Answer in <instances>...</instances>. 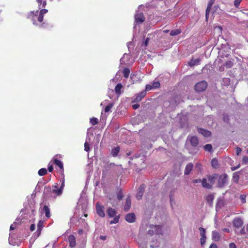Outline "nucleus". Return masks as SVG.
I'll use <instances>...</instances> for the list:
<instances>
[{
  "instance_id": "1",
  "label": "nucleus",
  "mask_w": 248,
  "mask_h": 248,
  "mask_svg": "<svg viewBox=\"0 0 248 248\" xmlns=\"http://www.w3.org/2000/svg\"><path fill=\"white\" fill-rule=\"evenodd\" d=\"M48 10L46 9H41L40 12L38 10L36 11H32L28 15V18L31 19L34 25H38V23H41L40 27L44 28L45 23H43L44 15L47 13Z\"/></svg>"
},
{
  "instance_id": "2",
  "label": "nucleus",
  "mask_w": 248,
  "mask_h": 248,
  "mask_svg": "<svg viewBox=\"0 0 248 248\" xmlns=\"http://www.w3.org/2000/svg\"><path fill=\"white\" fill-rule=\"evenodd\" d=\"M218 174L217 173H214L212 175H208L207 176V179L209 183L207 182L206 178L202 179V186L203 187L211 189L213 187V185L215 184V180L217 178Z\"/></svg>"
},
{
  "instance_id": "3",
  "label": "nucleus",
  "mask_w": 248,
  "mask_h": 248,
  "mask_svg": "<svg viewBox=\"0 0 248 248\" xmlns=\"http://www.w3.org/2000/svg\"><path fill=\"white\" fill-rule=\"evenodd\" d=\"M217 185L219 188L223 187L227 184L228 181V175L226 173H223L218 176Z\"/></svg>"
},
{
  "instance_id": "4",
  "label": "nucleus",
  "mask_w": 248,
  "mask_h": 248,
  "mask_svg": "<svg viewBox=\"0 0 248 248\" xmlns=\"http://www.w3.org/2000/svg\"><path fill=\"white\" fill-rule=\"evenodd\" d=\"M207 87V83L205 81H202L197 83L195 85V90L198 92L204 91Z\"/></svg>"
},
{
  "instance_id": "5",
  "label": "nucleus",
  "mask_w": 248,
  "mask_h": 248,
  "mask_svg": "<svg viewBox=\"0 0 248 248\" xmlns=\"http://www.w3.org/2000/svg\"><path fill=\"white\" fill-rule=\"evenodd\" d=\"M59 157H61V155H56L53 159V163L57 166H58L62 171V175H63L64 168L62 162L59 159Z\"/></svg>"
},
{
  "instance_id": "6",
  "label": "nucleus",
  "mask_w": 248,
  "mask_h": 248,
  "mask_svg": "<svg viewBox=\"0 0 248 248\" xmlns=\"http://www.w3.org/2000/svg\"><path fill=\"white\" fill-rule=\"evenodd\" d=\"M95 209H96V213L99 217H105V212H104V206L101 205H100L99 202H97L96 203V205H95Z\"/></svg>"
},
{
  "instance_id": "7",
  "label": "nucleus",
  "mask_w": 248,
  "mask_h": 248,
  "mask_svg": "<svg viewBox=\"0 0 248 248\" xmlns=\"http://www.w3.org/2000/svg\"><path fill=\"white\" fill-rule=\"evenodd\" d=\"M53 189L51 190V188L50 186H46L45 187V190L46 192H51L52 193L55 194V195L56 196H60L62 195V194H59V193L57 192V191L59 190L58 188V185L57 184H56L55 185L53 186Z\"/></svg>"
},
{
  "instance_id": "8",
  "label": "nucleus",
  "mask_w": 248,
  "mask_h": 248,
  "mask_svg": "<svg viewBox=\"0 0 248 248\" xmlns=\"http://www.w3.org/2000/svg\"><path fill=\"white\" fill-rule=\"evenodd\" d=\"M145 187L146 186L144 184H142L140 186L136 195V198L138 200H140L142 199Z\"/></svg>"
},
{
  "instance_id": "9",
  "label": "nucleus",
  "mask_w": 248,
  "mask_h": 248,
  "mask_svg": "<svg viewBox=\"0 0 248 248\" xmlns=\"http://www.w3.org/2000/svg\"><path fill=\"white\" fill-rule=\"evenodd\" d=\"M215 0H210L209 2L208 3L207 6L205 11V18L207 21L208 19L209 13L212 8V6L215 3Z\"/></svg>"
},
{
  "instance_id": "10",
  "label": "nucleus",
  "mask_w": 248,
  "mask_h": 248,
  "mask_svg": "<svg viewBox=\"0 0 248 248\" xmlns=\"http://www.w3.org/2000/svg\"><path fill=\"white\" fill-rule=\"evenodd\" d=\"M145 20V16L142 13L136 14L135 16V21L137 24H141Z\"/></svg>"
},
{
  "instance_id": "11",
  "label": "nucleus",
  "mask_w": 248,
  "mask_h": 248,
  "mask_svg": "<svg viewBox=\"0 0 248 248\" xmlns=\"http://www.w3.org/2000/svg\"><path fill=\"white\" fill-rule=\"evenodd\" d=\"M146 94V92L145 91H143L136 94L134 100L133 102H134L140 101L145 96Z\"/></svg>"
},
{
  "instance_id": "12",
  "label": "nucleus",
  "mask_w": 248,
  "mask_h": 248,
  "mask_svg": "<svg viewBox=\"0 0 248 248\" xmlns=\"http://www.w3.org/2000/svg\"><path fill=\"white\" fill-rule=\"evenodd\" d=\"M68 242L69 243V247L73 248L76 246V238L74 235L71 234L68 237Z\"/></svg>"
},
{
  "instance_id": "13",
  "label": "nucleus",
  "mask_w": 248,
  "mask_h": 248,
  "mask_svg": "<svg viewBox=\"0 0 248 248\" xmlns=\"http://www.w3.org/2000/svg\"><path fill=\"white\" fill-rule=\"evenodd\" d=\"M125 219L129 223H133L136 220L135 215L134 213H129L125 216Z\"/></svg>"
},
{
  "instance_id": "14",
  "label": "nucleus",
  "mask_w": 248,
  "mask_h": 248,
  "mask_svg": "<svg viewBox=\"0 0 248 248\" xmlns=\"http://www.w3.org/2000/svg\"><path fill=\"white\" fill-rule=\"evenodd\" d=\"M197 130L199 133L205 137H209L211 135V132L207 130L202 128H198Z\"/></svg>"
},
{
  "instance_id": "15",
  "label": "nucleus",
  "mask_w": 248,
  "mask_h": 248,
  "mask_svg": "<svg viewBox=\"0 0 248 248\" xmlns=\"http://www.w3.org/2000/svg\"><path fill=\"white\" fill-rule=\"evenodd\" d=\"M131 205V201L130 197L128 196L126 199L125 203L124 206V210L127 212L129 210Z\"/></svg>"
},
{
  "instance_id": "16",
  "label": "nucleus",
  "mask_w": 248,
  "mask_h": 248,
  "mask_svg": "<svg viewBox=\"0 0 248 248\" xmlns=\"http://www.w3.org/2000/svg\"><path fill=\"white\" fill-rule=\"evenodd\" d=\"M189 141L192 146L196 147L199 144V140L197 137L192 136L190 138Z\"/></svg>"
},
{
  "instance_id": "17",
  "label": "nucleus",
  "mask_w": 248,
  "mask_h": 248,
  "mask_svg": "<svg viewBox=\"0 0 248 248\" xmlns=\"http://www.w3.org/2000/svg\"><path fill=\"white\" fill-rule=\"evenodd\" d=\"M193 164L192 163H188L185 168L184 174L185 175H188L193 168Z\"/></svg>"
},
{
  "instance_id": "18",
  "label": "nucleus",
  "mask_w": 248,
  "mask_h": 248,
  "mask_svg": "<svg viewBox=\"0 0 248 248\" xmlns=\"http://www.w3.org/2000/svg\"><path fill=\"white\" fill-rule=\"evenodd\" d=\"M233 224L234 227L239 228L243 225V221L240 218H235L233 220Z\"/></svg>"
},
{
  "instance_id": "19",
  "label": "nucleus",
  "mask_w": 248,
  "mask_h": 248,
  "mask_svg": "<svg viewBox=\"0 0 248 248\" xmlns=\"http://www.w3.org/2000/svg\"><path fill=\"white\" fill-rule=\"evenodd\" d=\"M107 213L110 217H113L116 216L117 212L115 209L109 207L107 209Z\"/></svg>"
},
{
  "instance_id": "20",
  "label": "nucleus",
  "mask_w": 248,
  "mask_h": 248,
  "mask_svg": "<svg viewBox=\"0 0 248 248\" xmlns=\"http://www.w3.org/2000/svg\"><path fill=\"white\" fill-rule=\"evenodd\" d=\"M212 239L215 241H218L220 239V236L219 232L216 231L212 232Z\"/></svg>"
},
{
  "instance_id": "21",
  "label": "nucleus",
  "mask_w": 248,
  "mask_h": 248,
  "mask_svg": "<svg viewBox=\"0 0 248 248\" xmlns=\"http://www.w3.org/2000/svg\"><path fill=\"white\" fill-rule=\"evenodd\" d=\"M60 182L61 183V185L59 190L57 191V192L59 193V194H62L65 186V179L64 175H63V178L60 180Z\"/></svg>"
},
{
  "instance_id": "22",
  "label": "nucleus",
  "mask_w": 248,
  "mask_h": 248,
  "mask_svg": "<svg viewBox=\"0 0 248 248\" xmlns=\"http://www.w3.org/2000/svg\"><path fill=\"white\" fill-rule=\"evenodd\" d=\"M201 62L200 59H191L190 61L188 62V65L190 67L194 66L196 65H198L200 64Z\"/></svg>"
},
{
  "instance_id": "23",
  "label": "nucleus",
  "mask_w": 248,
  "mask_h": 248,
  "mask_svg": "<svg viewBox=\"0 0 248 248\" xmlns=\"http://www.w3.org/2000/svg\"><path fill=\"white\" fill-rule=\"evenodd\" d=\"M153 228H154L155 234L162 235V231L161 226L155 225L153 226Z\"/></svg>"
},
{
  "instance_id": "24",
  "label": "nucleus",
  "mask_w": 248,
  "mask_h": 248,
  "mask_svg": "<svg viewBox=\"0 0 248 248\" xmlns=\"http://www.w3.org/2000/svg\"><path fill=\"white\" fill-rule=\"evenodd\" d=\"M39 9L43 8L46 5V0H36Z\"/></svg>"
},
{
  "instance_id": "25",
  "label": "nucleus",
  "mask_w": 248,
  "mask_h": 248,
  "mask_svg": "<svg viewBox=\"0 0 248 248\" xmlns=\"http://www.w3.org/2000/svg\"><path fill=\"white\" fill-rule=\"evenodd\" d=\"M47 218L50 217V209L47 205H44L43 209Z\"/></svg>"
},
{
  "instance_id": "26",
  "label": "nucleus",
  "mask_w": 248,
  "mask_h": 248,
  "mask_svg": "<svg viewBox=\"0 0 248 248\" xmlns=\"http://www.w3.org/2000/svg\"><path fill=\"white\" fill-rule=\"evenodd\" d=\"M123 88V86L121 83H118L115 86V92L116 94L120 95L121 93V89Z\"/></svg>"
},
{
  "instance_id": "27",
  "label": "nucleus",
  "mask_w": 248,
  "mask_h": 248,
  "mask_svg": "<svg viewBox=\"0 0 248 248\" xmlns=\"http://www.w3.org/2000/svg\"><path fill=\"white\" fill-rule=\"evenodd\" d=\"M214 199V195L213 194H210L207 196L206 200L208 203L210 204L213 203Z\"/></svg>"
},
{
  "instance_id": "28",
  "label": "nucleus",
  "mask_w": 248,
  "mask_h": 248,
  "mask_svg": "<svg viewBox=\"0 0 248 248\" xmlns=\"http://www.w3.org/2000/svg\"><path fill=\"white\" fill-rule=\"evenodd\" d=\"M119 151H120V147L119 146L115 147L112 149L111 153V155L115 157L118 155Z\"/></svg>"
},
{
  "instance_id": "29",
  "label": "nucleus",
  "mask_w": 248,
  "mask_h": 248,
  "mask_svg": "<svg viewBox=\"0 0 248 248\" xmlns=\"http://www.w3.org/2000/svg\"><path fill=\"white\" fill-rule=\"evenodd\" d=\"M211 165L213 168L217 169L218 167V160L216 158H213L211 160Z\"/></svg>"
},
{
  "instance_id": "30",
  "label": "nucleus",
  "mask_w": 248,
  "mask_h": 248,
  "mask_svg": "<svg viewBox=\"0 0 248 248\" xmlns=\"http://www.w3.org/2000/svg\"><path fill=\"white\" fill-rule=\"evenodd\" d=\"M182 31L180 29H176L171 30L170 32V35L171 36H175L178 35L181 33Z\"/></svg>"
},
{
  "instance_id": "31",
  "label": "nucleus",
  "mask_w": 248,
  "mask_h": 248,
  "mask_svg": "<svg viewBox=\"0 0 248 248\" xmlns=\"http://www.w3.org/2000/svg\"><path fill=\"white\" fill-rule=\"evenodd\" d=\"M124 77L127 78H128L130 74V70L128 68H124L123 71Z\"/></svg>"
},
{
  "instance_id": "32",
  "label": "nucleus",
  "mask_w": 248,
  "mask_h": 248,
  "mask_svg": "<svg viewBox=\"0 0 248 248\" xmlns=\"http://www.w3.org/2000/svg\"><path fill=\"white\" fill-rule=\"evenodd\" d=\"M224 65L227 68H231L233 66V63L231 61H227L224 63Z\"/></svg>"
},
{
  "instance_id": "33",
  "label": "nucleus",
  "mask_w": 248,
  "mask_h": 248,
  "mask_svg": "<svg viewBox=\"0 0 248 248\" xmlns=\"http://www.w3.org/2000/svg\"><path fill=\"white\" fill-rule=\"evenodd\" d=\"M47 173V170L46 168H42L40 169L38 172V174L40 176H44Z\"/></svg>"
},
{
  "instance_id": "34",
  "label": "nucleus",
  "mask_w": 248,
  "mask_h": 248,
  "mask_svg": "<svg viewBox=\"0 0 248 248\" xmlns=\"http://www.w3.org/2000/svg\"><path fill=\"white\" fill-rule=\"evenodd\" d=\"M204 149L208 152H212V146L210 144H207L204 146Z\"/></svg>"
},
{
  "instance_id": "35",
  "label": "nucleus",
  "mask_w": 248,
  "mask_h": 248,
  "mask_svg": "<svg viewBox=\"0 0 248 248\" xmlns=\"http://www.w3.org/2000/svg\"><path fill=\"white\" fill-rule=\"evenodd\" d=\"M117 199L119 201L122 200L124 197L122 189H120L117 194Z\"/></svg>"
},
{
  "instance_id": "36",
  "label": "nucleus",
  "mask_w": 248,
  "mask_h": 248,
  "mask_svg": "<svg viewBox=\"0 0 248 248\" xmlns=\"http://www.w3.org/2000/svg\"><path fill=\"white\" fill-rule=\"evenodd\" d=\"M239 179V176L237 172H234L232 176V180L237 183L238 182Z\"/></svg>"
},
{
  "instance_id": "37",
  "label": "nucleus",
  "mask_w": 248,
  "mask_h": 248,
  "mask_svg": "<svg viewBox=\"0 0 248 248\" xmlns=\"http://www.w3.org/2000/svg\"><path fill=\"white\" fill-rule=\"evenodd\" d=\"M199 231H200V235H201V237H206V235H205L206 231H205V229H204L203 228H202V227H200L199 228Z\"/></svg>"
},
{
  "instance_id": "38",
  "label": "nucleus",
  "mask_w": 248,
  "mask_h": 248,
  "mask_svg": "<svg viewBox=\"0 0 248 248\" xmlns=\"http://www.w3.org/2000/svg\"><path fill=\"white\" fill-rule=\"evenodd\" d=\"M113 104L110 103L109 104H108V105H107V106L105 107V109H104V111L105 112H109L110 111V109L113 107Z\"/></svg>"
},
{
  "instance_id": "39",
  "label": "nucleus",
  "mask_w": 248,
  "mask_h": 248,
  "mask_svg": "<svg viewBox=\"0 0 248 248\" xmlns=\"http://www.w3.org/2000/svg\"><path fill=\"white\" fill-rule=\"evenodd\" d=\"M119 218H120V215L115 216L113 220H111L110 222V224H115V223H118L119 222Z\"/></svg>"
},
{
  "instance_id": "40",
  "label": "nucleus",
  "mask_w": 248,
  "mask_h": 248,
  "mask_svg": "<svg viewBox=\"0 0 248 248\" xmlns=\"http://www.w3.org/2000/svg\"><path fill=\"white\" fill-rule=\"evenodd\" d=\"M90 123L92 125H95L98 123V121L96 118H92L90 119Z\"/></svg>"
},
{
  "instance_id": "41",
  "label": "nucleus",
  "mask_w": 248,
  "mask_h": 248,
  "mask_svg": "<svg viewBox=\"0 0 248 248\" xmlns=\"http://www.w3.org/2000/svg\"><path fill=\"white\" fill-rule=\"evenodd\" d=\"M154 225L151 226V229L149 230L148 231V233L150 235H153L154 234H155L154 228H153V226Z\"/></svg>"
},
{
  "instance_id": "42",
  "label": "nucleus",
  "mask_w": 248,
  "mask_h": 248,
  "mask_svg": "<svg viewBox=\"0 0 248 248\" xmlns=\"http://www.w3.org/2000/svg\"><path fill=\"white\" fill-rule=\"evenodd\" d=\"M246 197L247 196L244 194H241L240 196V199L242 203H245L246 202Z\"/></svg>"
},
{
  "instance_id": "43",
  "label": "nucleus",
  "mask_w": 248,
  "mask_h": 248,
  "mask_svg": "<svg viewBox=\"0 0 248 248\" xmlns=\"http://www.w3.org/2000/svg\"><path fill=\"white\" fill-rule=\"evenodd\" d=\"M160 83L158 81H154L153 83L152 86L153 88L156 89L160 87Z\"/></svg>"
},
{
  "instance_id": "44",
  "label": "nucleus",
  "mask_w": 248,
  "mask_h": 248,
  "mask_svg": "<svg viewBox=\"0 0 248 248\" xmlns=\"http://www.w3.org/2000/svg\"><path fill=\"white\" fill-rule=\"evenodd\" d=\"M242 0H235L234 1V5L235 7L238 8Z\"/></svg>"
},
{
  "instance_id": "45",
  "label": "nucleus",
  "mask_w": 248,
  "mask_h": 248,
  "mask_svg": "<svg viewBox=\"0 0 248 248\" xmlns=\"http://www.w3.org/2000/svg\"><path fill=\"white\" fill-rule=\"evenodd\" d=\"M90 146L89 144L87 142H85L84 143V150L85 151L88 152L90 151Z\"/></svg>"
},
{
  "instance_id": "46",
  "label": "nucleus",
  "mask_w": 248,
  "mask_h": 248,
  "mask_svg": "<svg viewBox=\"0 0 248 248\" xmlns=\"http://www.w3.org/2000/svg\"><path fill=\"white\" fill-rule=\"evenodd\" d=\"M242 163L244 164L248 163V156H244L243 157Z\"/></svg>"
},
{
  "instance_id": "47",
  "label": "nucleus",
  "mask_w": 248,
  "mask_h": 248,
  "mask_svg": "<svg viewBox=\"0 0 248 248\" xmlns=\"http://www.w3.org/2000/svg\"><path fill=\"white\" fill-rule=\"evenodd\" d=\"M154 89L152 85H151L150 84L146 85L145 87V91H149L151 90L152 89Z\"/></svg>"
},
{
  "instance_id": "48",
  "label": "nucleus",
  "mask_w": 248,
  "mask_h": 248,
  "mask_svg": "<svg viewBox=\"0 0 248 248\" xmlns=\"http://www.w3.org/2000/svg\"><path fill=\"white\" fill-rule=\"evenodd\" d=\"M235 150H236V155H239L242 152V149L240 147H237L235 148Z\"/></svg>"
},
{
  "instance_id": "49",
  "label": "nucleus",
  "mask_w": 248,
  "mask_h": 248,
  "mask_svg": "<svg viewBox=\"0 0 248 248\" xmlns=\"http://www.w3.org/2000/svg\"><path fill=\"white\" fill-rule=\"evenodd\" d=\"M43 227V222L41 220H40L38 224V230L40 231Z\"/></svg>"
},
{
  "instance_id": "50",
  "label": "nucleus",
  "mask_w": 248,
  "mask_h": 248,
  "mask_svg": "<svg viewBox=\"0 0 248 248\" xmlns=\"http://www.w3.org/2000/svg\"><path fill=\"white\" fill-rule=\"evenodd\" d=\"M195 167L197 168L198 170H201L202 169V166L201 164L199 163H197L195 165Z\"/></svg>"
},
{
  "instance_id": "51",
  "label": "nucleus",
  "mask_w": 248,
  "mask_h": 248,
  "mask_svg": "<svg viewBox=\"0 0 248 248\" xmlns=\"http://www.w3.org/2000/svg\"><path fill=\"white\" fill-rule=\"evenodd\" d=\"M206 237H201L200 239L201 244L202 245H203L205 243Z\"/></svg>"
},
{
  "instance_id": "52",
  "label": "nucleus",
  "mask_w": 248,
  "mask_h": 248,
  "mask_svg": "<svg viewBox=\"0 0 248 248\" xmlns=\"http://www.w3.org/2000/svg\"><path fill=\"white\" fill-rule=\"evenodd\" d=\"M193 183L196 184L199 183H201L202 184V180L200 179H194L192 181Z\"/></svg>"
},
{
  "instance_id": "53",
  "label": "nucleus",
  "mask_w": 248,
  "mask_h": 248,
  "mask_svg": "<svg viewBox=\"0 0 248 248\" xmlns=\"http://www.w3.org/2000/svg\"><path fill=\"white\" fill-rule=\"evenodd\" d=\"M229 248H237L236 245L234 243H231L229 244Z\"/></svg>"
},
{
  "instance_id": "54",
  "label": "nucleus",
  "mask_w": 248,
  "mask_h": 248,
  "mask_svg": "<svg viewBox=\"0 0 248 248\" xmlns=\"http://www.w3.org/2000/svg\"><path fill=\"white\" fill-rule=\"evenodd\" d=\"M140 107V105L138 103L132 105V108L134 109H136Z\"/></svg>"
},
{
  "instance_id": "55",
  "label": "nucleus",
  "mask_w": 248,
  "mask_h": 248,
  "mask_svg": "<svg viewBox=\"0 0 248 248\" xmlns=\"http://www.w3.org/2000/svg\"><path fill=\"white\" fill-rule=\"evenodd\" d=\"M53 170V166L52 165H50L49 164L48 165V170L49 172H52Z\"/></svg>"
},
{
  "instance_id": "56",
  "label": "nucleus",
  "mask_w": 248,
  "mask_h": 248,
  "mask_svg": "<svg viewBox=\"0 0 248 248\" xmlns=\"http://www.w3.org/2000/svg\"><path fill=\"white\" fill-rule=\"evenodd\" d=\"M240 164H239V165H238L237 166H236V167H232L231 168V170H232V171H233V170H235L237 169L238 168H239L240 167Z\"/></svg>"
},
{
  "instance_id": "57",
  "label": "nucleus",
  "mask_w": 248,
  "mask_h": 248,
  "mask_svg": "<svg viewBox=\"0 0 248 248\" xmlns=\"http://www.w3.org/2000/svg\"><path fill=\"white\" fill-rule=\"evenodd\" d=\"M35 226L34 224H31L30 226V230L31 231H34L35 230Z\"/></svg>"
},
{
  "instance_id": "58",
  "label": "nucleus",
  "mask_w": 248,
  "mask_h": 248,
  "mask_svg": "<svg viewBox=\"0 0 248 248\" xmlns=\"http://www.w3.org/2000/svg\"><path fill=\"white\" fill-rule=\"evenodd\" d=\"M99 238L101 239V240H106V239H107V236H105V235H100L99 236Z\"/></svg>"
},
{
  "instance_id": "59",
  "label": "nucleus",
  "mask_w": 248,
  "mask_h": 248,
  "mask_svg": "<svg viewBox=\"0 0 248 248\" xmlns=\"http://www.w3.org/2000/svg\"><path fill=\"white\" fill-rule=\"evenodd\" d=\"M209 248H217V246L215 244H212Z\"/></svg>"
},
{
  "instance_id": "60",
  "label": "nucleus",
  "mask_w": 248,
  "mask_h": 248,
  "mask_svg": "<svg viewBox=\"0 0 248 248\" xmlns=\"http://www.w3.org/2000/svg\"><path fill=\"white\" fill-rule=\"evenodd\" d=\"M222 231L223 232H230V230L229 229H227V228H224L222 230Z\"/></svg>"
},
{
  "instance_id": "61",
  "label": "nucleus",
  "mask_w": 248,
  "mask_h": 248,
  "mask_svg": "<svg viewBox=\"0 0 248 248\" xmlns=\"http://www.w3.org/2000/svg\"><path fill=\"white\" fill-rule=\"evenodd\" d=\"M14 229H15V228H14V227L13 226V225H11L10 226V230H14Z\"/></svg>"
},
{
  "instance_id": "62",
  "label": "nucleus",
  "mask_w": 248,
  "mask_h": 248,
  "mask_svg": "<svg viewBox=\"0 0 248 248\" xmlns=\"http://www.w3.org/2000/svg\"><path fill=\"white\" fill-rule=\"evenodd\" d=\"M169 30H165L163 31V32L165 33H168V32H169Z\"/></svg>"
},
{
  "instance_id": "63",
  "label": "nucleus",
  "mask_w": 248,
  "mask_h": 248,
  "mask_svg": "<svg viewBox=\"0 0 248 248\" xmlns=\"http://www.w3.org/2000/svg\"><path fill=\"white\" fill-rule=\"evenodd\" d=\"M82 232V230H79V233L81 234Z\"/></svg>"
},
{
  "instance_id": "64",
  "label": "nucleus",
  "mask_w": 248,
  "mask_h": 248,
  "mask_svg": "<svg viewBox=\"0 0 248 248\" xmlns=\"http://www.w3.org/2000/svg\"><path fill=\"white\" fill-rule=\"evenodd\" d=\"M147 43H148V40H147V39H146V40L145 41V44L146 46H147Z\"/></svg>"
}]
</instances>
